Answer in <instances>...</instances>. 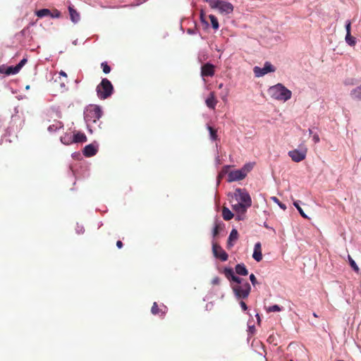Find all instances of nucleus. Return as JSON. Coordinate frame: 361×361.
Here are the masks:
<instances>
[{"instance_id":"obj_1","label":"nucleus","mask_w":361,"mask_h":361,"mask_svg":"<svg viewBox=\"0 0 361 361\" xmlns=\"http://www.w3.org/2000/svg\"><path fill=\"white\" fill-rule=\"evenodd\" d=\"M223 273L231 282V286L235 298L238 300L247 298L251 291L250 283L246 280L236 276L231 268H225Z\"/></svg>"},{"instance_id":"obj_2","label":"nucleus","mask_w":361,"mask_h":361,"mask_svg":"<svg viewBox=\"0 0 361 361\" xmlns=\"http://www.w3.org/2000/svg\"><path fill=\"white\" fill-rule=\"evenodd\" d=\"M268 92L275 99L286 102L291 98L292 92L281 83H278L269 87Z\"/></svg>"},{"instance_id":"obj_3","label":"nucleus","mask_w":361,"mask_h":361,"mask_svg":"<svg viewBox=\"0 0 361 361\" xmlns=\"http://www.w3.org/2000/svg\"><path fill=\"white\" fill-rule=\"evenodd\" d=\"M102 114L101 108L94 104L89 105L84 111V118L88 126L93 127L99 120Z\"/></svg>"},{"instance_id":"obj_4","label":"nucleus","mask_w":361,"mask_h":361,"mask_svg":"<svg viewBox=\"0 0 361 361\" xmlns=\"http://www.w3.org/2000/svg\"><path fill=\"white\" fill-rule=\"evenodd\" d=\"M97 94L100 99L109 98L114 92V87L107 78H103L97 87Z\"/></svg>"},{"instance_id":"obj_5","label":"nucleus","mask_w":361,"mask_h":361,"mask_svg":"<svg viewBox=\"0 0 361 361\" xmlns=\"http://www.w3.org/2000/svg\"><path fill=\"white\" fill-rule=\"evenodd\" d=\"M213 9H218L221 13L230 14L233 11V6L225 0H204Z\"/></svg>"},{"instance_id":"obj_6","label":"nucleus","mask_w":361,"mask_h":361,"mask_svg":"<svg viewBox=\"0 0 361 361\" xmlns=\"http://www.w3.org/2000/svg\"><path fill=\"white\" fill-rule=\"evenodd\" d=\"M307 148L304 144L299 146V149H295L288 152V156L295 162H300L303 161L307 156Z\"/></svg>"},{"instance_id":"obj_7","label":"nucleus","mask_w":361,"mask_h":361,"mask_svg":"<svg viewBox=\"0 0 361 361\" xmlns=\"http://www.w3.org/2000/svg\"><path fill=\"white\" fill-rule=\"evenodd\" d=\"M234 195L236 200H239L240 203L243 204L245 207H251L252 199L249 193L245 190L237 188L235 190Z\"/></svg>"},{"instance_id":"obj_8","label":"nucleus","mask_w":361,"mask_h":361,"mask_svg":"<svg viewBox=\"0 0 361 361\" xmlns=\"http://www.w3.org/2000/svg\"><path fill=\"white\" fill-rule=\"evenodd\" d=\"M275 71V67L269 61L265 62L263 68L255 66L253 68L254 73L257 78L262 77L268 73L274 72Z\"/></svg>"},{"instance_id":"obj_9","label":"nucleus","mask_w":361,"mask_h":361,"mask_svg":"<svg viewBox=\"0 0 361 361\" xmlns=\"http://www.w3.org/2000/svg\"><path fill=\"white\" fill-rule=\"evenodd\" d=\"M27 63L26 59H23L16 66H8L6 71H4V68L3 66H0V73H4L6 75H15L18 73L20 70L25 66Z\"/></svg>"},{"instance_id":"obj_10","label":"nucleus","mask_w":361,"mask_h":361,"mask_svg":"<svg viewBox=\"0 0 361 361\" xmlns=\"http://www.w3.org/2000/svg\"><path fill=\"white\" fill-rule=\"evenodd\" d=\"M212 252L215 257L220 259L222 262L228 259L227 253L222 249V247L216 243L212 244Z\"/></svg>"},{"instance_id":"obj_11","label":"nucleus","mask_w":361,"mask_h":361,"mask_svg":"<svg viewBox=\"0 0 361 361\" xmlns=\"http://www.w3.org/2000/svg\"><path fill=\"white\" fill-rule=\"evenodd\" d=\"M245 178V174L240 169L230 171L228 174V182L241 180Z\"/></svg>"},{"instance_id":"obj_12","label":"nucleus","mask_w":361,"mask_h":361,"mask_svg":"<svg viewBox=\"0 0 361 361\" xmlns=\"http://www.w3.org/2000/svg\"><path fill=\"white\" fill-rule=\"evenodd\" d=\"M214 66L207 63L202 66L201 75L203 77H212L214 75Z\"/></svg>"},{"instance_id":"obj_13","label":"nucleus","mask_w":361,"mask_h":361,"mask_svg":"<svg viewBox=\"0 0 361 361\" xmlns=\"http://www.w3.org/2000/svg\"><path fill=\"white\" fill-rule=\"evenodd\" d=\"M167 311V307L165 305H161V307H159L158 304L154 302L151 308V312L154 315L159 314L161 317L164 316Z\"/></svg>"},{"instance_id":"obj_14","label":"nucleus","mask_w":361,"mask_h":361,"mask_svg":"<svg viewBox=\"0 0 361 361\" xmlns=\"http://www.w3.org/2000/svg\"><path fill=\"white\" fill-rule=\"evenodd\" d=\"M97 152V147L92 144L86 145L83 149V154L86 157H90L96 154Z\"/></svg>"},{"instance_id":"obj_15","label":"nucleus","mask_w":361,"mask_h":361,"mask_svg":"<svg viewBox=\"0 0 361 361\" xmlns=\"http://www.w3.org/2000/svg\"><path fill=\"white\" fill-rule=\"evenodd\" d=\"M207 106L212 109H214L215 106L217 104V100L215 97V93L214 92H211L208 96V97L205 100Z\"/></svg>"},{"instance_id":"obj_16","label":"nucleus","mask_w":361,"mask_h":361,"mask_svg":"<svg viewBox=\"0 0 361 361\" xmlns=\"http://www.w3.org/2000/svg\"><path fill=\"white\" fill-rule=\"evenodd\" d=\"M252 257L257 262H260L262 259V248H261V243H257L255 245Z\"/></svg>"},{"instance_id":"obj_17","label":"nucleus","mask_w":361,"mask_h":361,"mask_svg":"<svg viewBox=\"0 0 361 361\" xmlns=\"http://www.w3.org/2000/svg\"><path fill=\"white\" fill-rule=\"evenodd\" d=\"M68 11L71 21L74 23H78L80 19V13L71 5L68 6Z\"/></svg>"},{"instance_id":"obj_18","label":"nucleus","mask_w":361,"mask_h":361,"mask_svg":"<svg viewBox=\"0 0 361 361\" xmlns=\"http://www.w3.org/2000/svg\"><path fill=\"white\" fill-rule=\"evenodd\" d=\"M238 238V233L236 229H233L229 235L228 241H227V247L228 248L232 247L233 246V241H235Z\"/></svg>"},{"instance_id":"obj_19","label":"nucleus","mask_w":361,"mask_h":361,"mask_svg":"<svg viewBox=\"0 0 361 361\" xmlns=\"http://www.w3.org/2000/svg\"><path fill=\"white\" fill-rule=\"evenodd\" d=\"M63 127L62 122L60 121L54 120L53 123L49 125L48 127V130L50 133L56 132L57 130H59Z\"/></svg>"},{"instance_id":"obj_20","label":"nucleus","mask_w":361,"mask_h":361,"mask_svg":"<svg viewBox=\"0 0 361 361\" xmlns=\"http://www.w3.org/2000/svg\"><path fill=\"white\" fill-rule=\"evenodd\" d=\"M235 272L237 274L240 276H247L248 274V271L244 264H238L235 267Z\"/></svg>"},{"instance_id":"obj_21","label":"nucleus","mask_w":361,"mask_h":361,"mask_svg":"<svg viewBox=\"0 0 361 361\" xmlns=\"http://www.w3.org/2000/svg\"><path fill=\"white\" fill-rule=\"evenodd\" d=\"M232 207L235 212L241 214H245L248 208V207H245L243 204L240 202L233 204Z\"/></svg>"},{"instance_id":"obj_22","label":"nucleus","mask_w":361,"mask_h":361,"mask_svg":"<svg viewBox=\"0 0 361 361\" xmlns=\"http://www.w3.org/2000/svg\"><path fill=\"white\" fill-rule=\"evenodd\" d=\"M73 141L74 142H84L87 141V137L82 133H77L74 134Z\"/></svg>"},{"instance_id":"obj_23","label":"nucleus","mask_w":361,"mask_h":361,"mask_svg":"<svg viewBox=\"0 0 361 361\" xmlns=\"http://www.w3.org/2000/svg\"><path fill=\"white\" fill-rule=\"evenodd\" d=\"M222 216L224 220L229 221L233 217V214L228 208L224 207L222 209Z\"/></svg>"},{"instance_id":"obj_24","label":"nucleus","mask_w":361,"mask_h":361,"mask_svg":"<svg viewBox=\"0 0 361 361\" xmlns=\"http://www.w3.org/2000/svg\"><path fill=\"white\" fill-rule=\"evenodd\" d=\"M350 95L353 99L361 100V85L353 89L350 92Z\"/></svg>"},{"instance_id":"obj_25","label":"nucleus","mask_w":361,"mask_h":361,"mask_svg":"<svg viewBox=\"0 0 361 361\" xmlns=\"http://www.w3.org/2000/svg\"><path fill=\"white\" fill-rule=\"evenodd\" d=\"M36 16L38 18H43L44 16H48L51 14V11L48 8H42L36 11Z\"/></svg>"},{"instance_id":"obj_26","label":"nucleus","mask_w":361,"mask_h":361,"mask_svg":"<svg viewBox=\"0 0 361 361\" xmlns=\"http://www.w3.org/2000/svg\"><path fill=\"white\" fill-rule=\"evenodd\" d=\"M207 129L209 131L211 140H217L219 139L218 135H217V130L215 128H214L213 127L209 126H207Z\"/></svg>"},{"instance_id":"obj_27","label":"nucleus","mask_w":361,"mask_h":361,"mask_svg":"<svg viewBox=\"0 0 361 361\" xmlns=\"http://www.w3.org/2000/svg\"><path fill=\"white\" fill-rule=\"evenodd\" d=\"M209 20L211 21L212 27L214 30H217L219 28V25L218 20L216 18V16H214V15H209Z\"/></svg>"},{"instance_id":"obj_28","label":"nucleus","mask_w":361,"mask_h":361,"mask_svg":"<svg viewBox=\"0 0 361 361\" xmlns=\"http://www.w3.org/2000/svg\"><path fill=\"white\" fill-rule=\"evenodd\" d=\"M345 42L350 46H355L356 44V39L351 34L345 35Z\"/></svg>"},{"instance_id":"obj_29","label":"nucleus","mask_w":361,"mask_h":361,"mask_svg":"<svg viewBox=\"0 0 361 361\" xmlns=\"http://www.w3.org/2000/svg\"><path fill=\"white\" fill-rule=\"evenodd\" d=\"M348 261H349L350 267L353 268V269L355 272L358 273L360 271V269H359L358 266L357 265V264L355 263V262L353 259V258L350 255H348Z\"/></svg>"},{"instance_id":"obj_30","label":"nucleus","mask_w":361,"mask_h":361,"mask_svg":"<svg viewBox=\"0 0 361 361\" xmlns=\"http://www.w3.org/2000/svg\"><path fill=\"white\" fill-rule=\"evenodd\" d=\"M252 168H253V164L251 163H249V164H246L245 165H244V166L242 169H240V170L246 176L247 173L249 171H250Z\"/></svg>"},{"instance_id":"obj_31","label":"nucleus","mask_w":361,"mask_h":361,"mask_svg":"<svg viewBox=\"0 0 361 361\" xmlns=\"http://www.w3.org/2000/svg\"><path fill=\"white\" fill-rule=\"evenodd\" d=\"M282 307L279 306L278 305H274L272 306L269 307L267 309V312H280L281 311Z\"/></svg>"},{"instance_id":"obj_32","label":"nucleus","mask_w":361,"mask_h":361,"mask_svg":"<svg viewBox=\"0 0 361 361\" xmlns=\"http://www.w3.org/2000/svg\"><path fill=\"white\" fill-rule=\"evenodd\" d=\"M294 206L297 208V209L298 210L299 213L300 214V215L305 218V219H307L308 217L307 216V215L305 214V212H303L302 209L300 207V206L299 205L298 202H295L293 203Z\"/></svg>"},{"instance_id":"obj_33","label":"nucleus","mask_w":361,"mask_h":361,"mask_svg":"<svg viewBox=\"0 0 361 361\" xmlns=\"http://www.w3.org/2000/svg\"><path fill=\"white\" fill-rule=\"evenodd\" d=\"M101 66L104 73L107 74L110 73L111 67L107 64L106 62L102 63Z\"/></svg>"},{"instance_id":"obj_34","label":"nucleus","mask_w":361,"mask_h":361,"mask_svg":"<svg viewBox=\"0 0 361 361\" xmlns=\"http://www.w3.org/2000/svg\"><path fill=\"white\" fill-rule=\"evenodd\" d=\"M49 16H51V17L52 18H60L61 14L59 11H58L57 9H54L52 12H51V14Z\"/></svg>"},{"instance_id":"obj_35","label":"nucleus","mask_w":361,"mask_h":361,"mask_svg":"<svg viewBox=\"0 0 361 361\" xmlns=\"http://www.w3.org/2000/svg\"><path fill=\"white\" fill-rule=\"evenodd\" d=\"M350 27H351V23L350 20H348L346 22V25H345L346 35L350 34Z\"/></svg>"},{"instance_id":"obj_36","label":"nucleus","mask_w":361,"mask_h":361,"mask_svg":"<svg viewBox=\"0 0 361 361\" xmlns=\"http://www.w3.org/2000/svg\"><path fill=\"white\" fill-rule=\"evenodd\" d=\"M220 282H221V279L218 276H215L214 278H213V279L212 281V283L213 285H219Z\"/></svg>"},{"instance_id":"obj_37","label":"nucleus","mask_w":361,"mask_h":361,"mask_svg":"<svg viewBox=\"0 0 361 361\" xmlns=\"http://www.w3.org/2000/svg\"><path fill=\"white\" fill-rule=\"evenodd\" d=\"M250 281H251V283H252V284L253 286H255L256 283H257V279H256L255 276L253 274H250Z\"/></svg>"},{"instance_id":"obj_38","label":"nucleus","mask_w":361,"mask_h":361,"mask_svg":"<svg viewBox=\"0 0 361 361\" xmlns=\"http://www.w3.org/2000/svg\"><path fill=\"white\" fill-rule=\"evenodd\" d=\"M219 225L216 224V226H214V229H213V236L215 237L218 234H219Z\"/></svg>"},{"instance_id":"obj_39","label":"nucleus","mask_w":361,"mask_h":361,"mask_svg":"<svg viewBox=\"0 0 361 361\" xmlns=\"http://www.w3.org/2000/svg\"><path fill=\"white\" fill-rule=\"evenodd\" d=\"M240 307H242V309L244 310V311H246L247 310V305L245 304V302H243V300H241L240 302Z\"/></svg>"},{"instance_id":"obj_40","label":"nucleus","mask_w":361,"mask_h":361,"mask_svg":"<svg viewBox=\"0 0 361 361\" xmlns=\"http://www.w3.org/2000/svg\"><path fill=\"white\" fill-rule=\"evenodd\" d=\"M312 139L314 143H318L320 141L319 137L317 134L314 135Z\"/></svg>"},{"instance_id":"obj_41","label":"nucleus","mask_w":361,"mask_h":361,"mask_svg":"<svg viewBox=\"0 0 361 361\" xmlns=\"http://www.w3.org/2000/svg\"><path fill=\"white\" fill-rule=\"evenodd\" d=\"M123 243H122L121 240H118V241L116 242V246H117L119 249L122 248V247H123Z\"/></svg>"},{"instance_id":"obj_42","label":"nucleus","mask_w":361,"mask_h":361,"mask_svg":"<svg viewBox=\"0 0 361 361\" xmlns=\"http://www.w3.org/2000/svg\"><path fill=\"white\" fill-rule=\"evenodd\" d=\"M59 74H60L61 75L63 76V77L66 78V82H67V75H66V73L64 71H61L59 73Z\"/></svg>"},{"instance_id":"obj_43","label":"nucleus","mask_w":361,"mask_h":361,"mask_svg":"<svg viewBox=\"0 0 361 361\" xmlns=\"http://www.w3.org/2000/svg\"><path fill=\"white\" fill-rule=\"evenodd\" d=\"M223 87H224V84H223V83H220V84L218 85V88H219V89H221V88H223Z\"/></svg>"},{"instance_id":"obj_44","label":"nucleus","mask_w":361,"mask_h":361,"mask_svg":"<svg viewBox=\"0 0 361 361\" xmlns=\"http://www.w3.org/2000/svg\"><path fill=\"white\" fill-rule=\"evenodd\" d=\"M279 206H280L281 208H283V209H286V207H285V205H284V204H279Z\"/></svg>"},{"instance_id":"obj_45","label":"nucleus","mask_w":361,"mask_h":361,"mask_svg":"<svg viewBox=\"0 0 361 361\" xmlns=\"http://www.w3.org/2000/svg\"><path fill=\"white\" fill-rule=\"evenodd\" d=\"M61 86L62 87H65V83H64V82H62V83H61Z\"/></svg>"},{"instance_id":"obj_46","label":"nucleus","mask_w":361,"mask_h":361,"mask_svg":"<svg viewBox=\"0 0 361 361\" xmlns=\"http://www.w3.org/2000/svg\"><path fill=\"white\" fill-rule=\"evenodd\" d=\"M308 131H309V134H310V135H311V134L312 133V130H311V129H309V130H308Z\"/></svg>"},{"instance_id":"obj_47","label":"nucleus","mask_w":361,"mask_h":361,"mask_svg":"<svg viewBox=\"0 0 361 361\" xmlns=\"http://www.w3.org/2000/svg\"><path fill=\"white\" fill-rule=\"evenodd\" d=\"M313 316H314V317H317V314L316 313H313Z\"/></svg>"},{"instance_id":"obj_48","label":"nucleus","mask_w":361,"mask_h":361,"mask_svg":"<svg viewBox=\"0 0 361 361\" xmlns=\"http://www.w3.org/2000/svg\"><path fill=\"white\" fill-rule=\"evenodd\" d=\"M274 201H277L278 200L276 197H274Z\"/></svg>"}]
</instances>
